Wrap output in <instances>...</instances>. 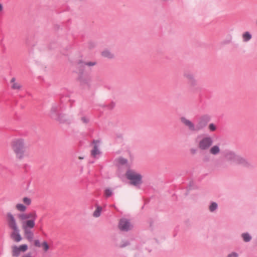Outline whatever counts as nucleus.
I'll return each instance as SVG.
<instances>
[{
    "mask_svg": "<svg viewBox=\"0 0 257 257\" xmlns=\"http://www.w3.org/2000/svg\"><path fill=\"white\" fill-rule=\"evenodd\" d=\"M208 128L211 132L215 131L216 129V126L213 123H210L208 126Z\"/></svg>",
    "mask_w": 257,
    "mask_h": 257,
    "instance_id": "29",
    "label": "nucleus"
},
{
    "mask_svg": "<svg viewBox=\"0 0 257 257\" xmlns=\"http://www.w3.org/2000/svg\"><path fill=\"white\" fill-rule=\"evenodd\" d=\"M242 41L243 42H247L251 40L252 35L248 32H245L242 35Z\"/></svg>",
    "mask_w": 257,
    "mask_h": 257,
    "instance_id": "20",
    "label": "nucleus"
},
{
    "mask_svg": "<svg viewBox=\"0 0 257 257\" xmlns=\"http://www.w3.org/2000/svg\"><path fill=\"white\" fill-rule=\"evenodd\" d=\"M3 8V6L0 4V12L2 11Z\"/></svg>",
    "mask_w": 257,
    "mask_h": 257,
    "instance_id": "35",
    "label": "nucleus"
},
{
    "mask_svg": "<svg viewBox=\"0 0 257 257\" xmlns=\"http://www.w3.org/2000/svg\"><path fill=\"white\" fill-rule=\"evenodd\" d=\"M11 88L13 90L19 91L22 88V85L20 82L17 81L15 77H13L11 81Z\"/></svg>",
    "mask_w": 257,
    "mask_h": 257,
    "instance_id": "16",
    "label": "nucleus"
},
{
    "mask_svg": "<svg viewBox=\"0 0 257 257\" xmlns=\"http://www.w3.org/2000/svg\"><path fill=\"white\" fill-rule=\"evenodd\" d=\"M188 83L191 86H194L196 85L197 84V81L196 80V79H195V78H194L193 79H191V80H189L188 81Z\"/></svg>",
    "mask_w": 257,
    "mask_h": 257,
    "instance_id": "27",
    "label": "nucleus"
},
{
    "mask_svg": "<svg viewBox=\"0 0 257 257\" xmlns=\"http://www.w3.org/2000/svg\"><path fill=\"white\" fill-rule=\"evenodd\" d=\"M113 193V190L110 188H106L104 191V195L107 198L112 195Z\"/></svg>",
    "mask_w": 257,
    "mask_h": 257,
    "instance_id": "24",
    "label": "nucleus"
},
{
    "mask_svg": "<svg viewBox=\"0 0 257 257\" xmlns=\"http://www.w3.org/2000/svg\"><path fill=\"white\" fill-rule=\"evenodd\" d=\"M96 64L94 62H87L85 63V65H88L89 66H92L95 65Z\"/></svg>",
    "mask_w": 257,
    "mask_h": 257,
    "instance_id": "32",
    "label": "nucleus"
},
{
    "mask_svg": "<svg viewBox=\"0 0 257 257\" xmlns=\"http://www.w3.org/2000/svg\"><path fill=\"white\" fill-rule=\"evenodd\" d=\"M21 221L22 228L26 238L30 242L33 240L34 234L32 229L35 226L37 215L36 211L27 213H19L17 215Z\"/></svg>",
    "mask_w": 257,
    "mask_h": 257,
    "instance_id": "1",
    "label": "nucleus"
},
{
    "mask_svg": "<svg viewBox=\"0 0 257 257\" xmlns=\"http://www.w3.org/2000/svg\"><path fill=\"white\" fill-rule=\"evenodd\" d=\"M239 254L237 252L235 251H232L228 253L226 257H238Z\"/></svg>",
    "mask_w": 257,
    "mask_h": 257,
    "instance_id": "28",
    "label": "nucleus"
},
{
    "mask_svg": "<svg viewBox=\"0 0 257 257\" xmlns=\"http://www.w3.org/2000/svg\"><path fill=\"white\" fill-rule=\"evenodd\" d=\"M125 176L130 182V184L137 188H140L143 183L142 175L138 172L128 169L125 173Z\"/></svg>",
    "mask_w": 257,
    "mask_h": 257,
    "instance_id": "3",
    "label": "nucleus"
},
{
    "mask_svg": "<svg viewBox=\"0 0 257 257\" xmlns=\"http://www.w3.org/2000/svg\"><path fill=\"white\" fill-rule=\"evenodd\" d=\"M238 155L235 152L227 150L224 152V157L225 159L231 164H234Z\"/></svg>",
    "mask_w": 257,
    "mask_h": 257,
    "instance_id": "10",
    "label": "nucleus"
},
{
    "mask_svg": "<svg viewBox=\"0 0 257 257\" xmlns=\"http://www.w3.org/2000/svg\"><path fill=\"white\" fill-rule=\"evenodd\" d=\"M41 247L42 248L43 250L44 251H45V252H47L48 251V250L49 249V248H50L48 243L46 241H43L41 243Z\"/></svg>",
    "mask_w": 257,
    "mask_h": 257,
    "instance_id": "23",
    "label": "nucleus"
},
{
    "mask_svg": "<svg viewBox=\"0 0 257 257\" xmlns=\"http://www.w3.org/2000/svg\"><path fill=\"white\" fill-rule=\"evenodd\" d=\"M79 159H83V157H79Z\"/></svg>",
    "mask_w": 257,
    "mask_h": 257,
    "instance_id": "37",
    "label": "nucleus"
},
{
    "mask_svg": "<svg viewBox=\"0 0 257 257\" xmlns=\"http://www.w3.org/2000/svg\"><path fill=\"white\" fill-rule=\"evenodd\" d=\"M60 109V105L58 104H54L52 106L49 115L53 119L58 121H61V114L59 113Z\"/></svg>",
    "mask_w": 257,
    "mask_h": 257,
    "instance_id": "7",
    "label": "nucleus"
},
{
    "mask_svg": "<svg viewBox=\"0 0 257 257\" xmlns=\"http://www.w3.org/2000/svg\"><path fill=\"white\" fill-rule=\"evenodd\" d=\"M11 146L17 159L21 160L25 158L26 146L23 139H18L14 140L11 143Z\"/></svg>",
    "mask_w": 257,
    "mask_h": 257,
    "instance_id": "2",
    "label": "nucleus"
},
{
    "mask_svg": "<svg viewBox=\"0 0 257 257\" xmlns=\"http://www.w3.org/2000/svg\"><path fill=\"white\" fill-rule=\"evenodd\" d=\"M190 151H191V152L192 153H195V150H194V149H191Z\"/></svg>",
    "mask_w": 257,
    "mask_h": 257,
    "instance_id": "36",
    "label": "nucleus"
},
{
    "mask_svg": "<svg viewBox=\"0 0 257 257\" xmlns=\"http://www.w3.org/2000/svg\"><path fill=\"white\" fill-rule=\"evenodd\" d=\"M256 25H257V20H256Z\"/></svg>",
    "mask_w": 257,
    "mask_h": 257,
    "instance_id": "38",
    "label": "nucleus"
},
{
    "mask_svg": "<svg viewBox=\"0 0 257 257\" xmlns=\"http://www.w3.org/2000/svg\"><path fill=\"white\" fill-rule=\"evenodd\" d=\"M210 117L208 115L205 114L200 116L196 124L197 132L203 129L210 121Z\"/></svg>",
    "mask_w": 257,
    "mask_h": 257,
    "instance_id": "6",
    "label": "nucleus"
},
{
    "mask_svg": "<svg viewBox=\"0 0 257 257\" xmlns=\"http://www.w3.org/2000/svg\"><path fill=\"white\" fill-rule=\"evenodd\" d=\"M184 76L187 79V81L191 80L194 78V75L190 72H186L184 74Z\"/></svg>",
    "mask_w": 257,
    "mask_h": 257,
    "instance_id": "25",
    "label": "nucleus"
},
{
    "mask_svg": "<svg viewBox=\"0 0 257 257\" xmlns=\"http://www.w3.org/2000/svg\"><path fill=\"white\" fill-rule=\"evenodd\" d=\"M27 244H22L19 246L13 245L12 246V255L13 257H18L21 252H24L28 249Z\"/></svg>",
    "mask_w": 257,
    "mask_h": 257,
    "instance_id": "9",
    "label": "nucleus"
},
{
    "mask_svg": "<svg viewBox=\"0 0 257 257\" xmlns=\"http://www.w3.org/2000/svg\"><path fill=\"white\" fill-rule=\"evenodd\" d=\"M240 236H241L242 240L244 242H250L252 239V236L251 235V234L249 233H248L247 232H245L242 233L240 234Z\"/></svg>",
    "mask_w": 257,
    "mask_h": 257,
    "instance_id": "18",
    "label": "nucleus"
},
{
    "mask_svg": "<svg viewBox=\"0 0 257 257\" xmlns=\"http://www.w3.org/2000/svg\"><path fill=\"white\" fill-rule=\"evenodd\" d=\"M11 230H12L10 234L11 238L17 242H20L22 238L20 233L19 228H13Z\"/></svg>",
    "mask_w": 257,
    "mask_h": 257,
    "instance_id": "13",
    "label": "nucleus"
},
{
    "mask_svg": "<svg viewBox=\"0 0 257 257\" xmlns=\"http://www.w3.org/2000/svg\"><path fill=\"white\" fill-rule=\"evenodd\" d=\"M128 244V242L127 241H125V243L120 244L119 246L121 247H123L126 246Z\"/></svg>",
    "mask_w": 257,
    "mask_h": 257,
    "instance_id": "33",
    "label": "nucleus"
},
{
    "mask_svg": "<svg viewBox=\"0 0 257 257\" xmlns=\"http://www.w3.org/2000/svg\"><path fill=\"white\" fill-rule=\"evenodd\" d=\"M96 210L93 213V216L95 217H98L100 216L102 210V208L101 206L96 205Z\"/></svg>",
    "mask_w": 257,
    "mask_h": 257,
    "instance_id": "22",
    "label": "nucleus"
},
{
    "mask_svg": "<svg viewBox=\"0 0 257 257\" xmlns=\"http://www.w3.org/2000/svg\"><path fill=\"white\" fill-rule=\"evenodd\" d=\"M218 209V204L217 203L215 202H211L209 206H208V209L210 212H214L216 211V210Z\"/></svg>",
    "mask_w": 257,
    "mask_h": 257,
    "instance_id": "21",
    "label": "nucleus"
},
{
    "mask_svg": "<svg viewBox=\"0 0 257 257\" xmlns=\"http://www.w3.org/2000/svg\"><path fill=\"white\" fill-rule=\"evenodd\" d=\"M22 257H32V255L31 253H27L24 254Z\"/></svg>",
    "mask_w": 257,
    "mask_h": 257,
    "instance_id": "34",
    "label": "nucleus"
},
{
    "mask_svg": "<svg viewBox=\"0 0 257 257\" xmlns=\"http://www.w3.org/2000/svg\"><path fill=\"white\" fill-rule=\"evenodd\" d=\"M81 120L84 123H87L89 121V118L86 116L82 117Z\"/></svg>",
    "mask_w": 257,
    "mask_h": 257,
    "instance_id": "31",
    "label": "nucleus"
},
{
    "mask_svg": "<svg viewBox=\"0 0 257 257\" xmlns=\"http://www.w3.org/2000/svg\"><path fill=\"white\" fill-rule=\"evenodd\" d=\"M181 122L184 124L192 132H197L196 125L192 121L187 119L185 117H182L180 118Z\"/></svg>",
    "mask_w": 257,
    "mask_h": 257,
    "instance_id": "12",
    "label": "nucleus"
},
{
    "mask_svg": "<svg viewBox=\"0 0 257 257\" xmlns=\"http://www.w3.org/2000/svg\"><path fill=\"white\" fill-rule=\"evenodd\" d=\"M23 203H18L16 204V209L21 212L20 213H26L25 211L27 209V206H30L32 203V200L28 197H24L22 199Z\"/></svg>",
    "mask_w": 257,
    "mask_h": 257,
    "instance_id": "5",
    "label": "nucleus"
},
{
    "mask_svg": "<svg viewBox=\"0 0 257 257\" xmlns=\"http://www.w3.org/2000/svg\"><path fill=\"white\" fill-rule=\"evenodd\" d=\"M117 162L120 165H124L127 163V160L123 158H119L116 160Z\"/></svg>",
    "mask_w": 257,
    "mask_h": 257,
    "instance_id": "26",
    "label": "nucleus"
},
{
    "mask_svg": "<svg viewBox=\"0 0 257 257\" xmlns=\"http://www.w3.org/2000/svg\"><path fill=\"white\" fill-rule=\"evenodd\" d=\"M101 55L108 59H112L114 57V55L110 51L107 49L104 50L101 52Z\"/></svg>",
    "mask_w": 257,
    "mask_h": 257,
    "instance_id": "19",
    "label": "nucleus"
},
{
    "mask_svg": "<svg viewBox=\"0 0 257 257\" xmlns=\"http://www.w3.org/2000/svg\"><path fill=\"white\" fill-rule=\"evenodd\" d=\"M6 220L7 224L10 229H13L19 227L17 219L14 215L11 212H8L6 214Z\"/></svg>",
    "mask_w": 257,
    "mask_h": 257,
    "instance_id": "8",
    "label": "nucleus"
},
{
    "mask_svg": "<svg viewBox=\"0 0 257 257\" xmlns=\"http://www.w3.org/2000/svg\"><path fill=\"white\" fill-rule=\"evenodd\" d=\"M234 165H240L247 167L249 166V163L245 158L240 155H238Z\"/></svg>",
    "mask_w": 257,
    "mask_h": 257,
    "instance_id": "15",
    "label": "nucleus"
},
{
    "mask_svg": "<svg viewBox=\"0 0 257 257\" xmlns=\"http://www.w3.org/2000/svg\"><path fill=\"white\" fill-rule=\"evenodd\" d=\"M220 152L221 149L219 144H216L210 147L209 153L213 156L218 155Z\"/></svg>",
    "mask_w": 257,
    "mask_h": 257,
    "instance_id": "17",
    "label": "nucleus"
},
{
    "mask_svg": "<svg viewBox=\"0 0 257 257\" xmlns=\"http://www.w3.org/2000/svg\"><path fill=\"white\" fill-rule=\"evenodd\" d=\"M118 227L120 230L127 231L131 229L133 226L127 219L123 218L120 220Z\"/></svg>",
    "mask_w": 257,
    "mask_h": 257,
    "instance_id": "11",
    "label": "nucleus"
},
{
    "mask_svg": "<svg viewBox=\"0 0 257 257\" xmlns=\"http://www.w3.org/2000/svg\"><path fill=\"white\" fill-rule=\"evenodd\" d=\"M34 245L40 247L41 246V243H40V241L38 239H36L34 241Z\"/></svg>",
    "mask_w": 257,
    "mask_h": 257,
    "instance_id": "30",
    "label": "nucleus"
},
{
    "mask_svg": "<svg viewBox=\"0 0 257 257\" xmlns=\"http://www.w3.org/2000/svg\"><path fill=\"white\" fill-rule=\"evenodd\" d=\"M100 142L99 141H94L93 142V149L91 151V155L94 158H97L101 154L99 150Z\"/></svg>",
    "mask_w": 257,
    "mask_h": 257,
    "instance_id": "14",
    "label": "nucleus"
},
{
    "mask_svg": "<svg viewBox=\"0 0 257 257\" xmlns=\"http://www.w3.org/2000/svg\"><path fill=\"white\" fill-rule=\"evenodd\" d=\"M213 142V139L211 137L205 136L199 141L198 147L201 150H206L210 148Z\"/></svg>",
    "mask_w": 257,
    "mask_h": 257,
    "instance_id": "4",
    "label": "nucleus"
}]
</instances>
